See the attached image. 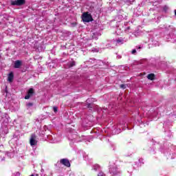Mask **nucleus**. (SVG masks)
I'll use <instances>...</instances> for the list:
<instances>
[{
  "instance_id": "obj_1",
  "label": "nucleus",
  "mask_w": 176,
  "mask_h": 176,
  "mask_svg": "<svg viewBox=\"0 0 176 176\" xmlns=\"http://www.w3.org/2000/svg\"><path fill=\"white\" fill-rule=\"evenodd\" d=\"M82 20L84 23H90V21H93L94 19L91 14L86 12L82 14Z\"/></svg>"
},
{
  "instance_id": "obj_2",
  "label": "nucleus",
  "mask_w": 176,
  "mask_h": 176,
  "mask_svg": "<svg viewBox=\"0 0 176 176\" xmlns=\"http://www.w3.org/2000/svg\"><path fill=\"white\" fill-rule=\"evenodd\" d=\"M37 136L35 133H32L30 138V144L31 146L38 145V140H36Z\"/></svg>"
},
{
  "instance_id": "obj_3",
  "label": "nucleus",
  "mask_w": 176,
  "mask_h": 176,
  "mask_svg": "<svg viewBox=\"0 0 176 176\" xmlns=\"http://www.w3.org/2000/svg\"><path fill=\"white\" fill-rule=\"evenodd\" d=\"M25 3V0H12L11 5L12 6H21Z\"/></svg>"
},
{
  "instance_id": "obj_4",
  "label": "nucleus",
  "mask_w": 176,
  "mask_h": 176,
  "mask_svg": "<svg viewBox=\"0 0 176 176\" xmlns=\"http://www.w3.org/2000/svg\"><path fill=\"white\" fill-rule=\"evenodd\" d=\"M35 94V91H34V88H30L28 91L27 95L25 96V100H30L32 96Z\"/></svg>"
},
{
  "instance_id": "obj_5",
  "label": "nucleus",
  "mask_w": 176,
  "mask_h": 176,
  "mask_svg": "<svg viewBox=\"0 0 176 176\" xmlns=\"http://www.w3.org/2000/svg\"><path fill=\"white\" fill-rule=\"evenodd\" d=\"M60 164H63V166H65V167H71V163L69 162V160L66 158H63L60 160Z\"/></svg>"
},
{
  "instance_id": "obj_6",
  "label": "nucleus",
  "mask_w": 176,
  "mask_h": 176,
  "mask_svg": "<svg viewBox=\"0 0 176 176\" xmlns=\"http://www.w3.org/2000/svg\"><path fill=\"white\" fill-rule=\"evenodd\" d=\"M90 100H92L91 98H89L87 100L86 102H87V108H89V109L90 111H92L94 107V104L93 103H89V102L90 101Z\"/></svg>"
},
{
  "instance_id": "obj_7",
  "label": "nucleus",
  "mask_w": 176,
  "mask_h": 176,
  "mask_svg": "<svg viewBox=\"0 0 176 176\" xmlns=\"http://www.w3.org/2000/svg\"><path fill=\"white\" fill-rule=\"evenodd\" d=\"M14 78V74H13V72H11L8 76V80L10 82H13V79Z\"/></svg>"
},
{
  "instance_id": "obj_8",
  "label": "nucleus",
  "mask_w": 176,
  "mask_h": 176,
  "mask_svg": "<svg viewBox=\"0 0 176 176\" xmlns=\"http://www.w3.org/2000/svg\"><path fill=\"white\" fill-rule=\"evenodd\" d=\"M156 78V76L155 75V74H149L147 76V79H148L149 80H155V78Z\"/></svg>"
},
{
  "instance_id": "obj_9",
  "label": "nucleus",
  "mask_w": 176,
  "mask_h": 176,
  "mask_svg": "<svg viewBox=\"0 0 176 176\" xmlns=\"http://www.w3.org/2000/svg\"><path fill=\"white\" fill-rule=\"evenodd\" d=\"M21 67V60H16L14 65V68H20Z\"/></svg>"
},
{
  "instance_id": "obj_10",
  "label": "nucleus",
  "mask_w": 176,
  "mask_h": 176,
  "mask_svg": "<svg viewBox=\"0 0 176 176\" xmlns=\"http://www.w3.org/2000/svg\"><path fill=\"white\" fill-rule=\"evenodd\" d=\"M120 89H122L123 90H124V89H126L127 87V85L126 84H122L120 85Z\"/></svg>"
},
{
  "instance_id": "obj_11",
  "label": "nucleus",
  "mask_w": 176,
  "mask_h": 176,
  "mask_svg": "<svg viewBox=\"0 0 176 176\" xmlns=\"http://www.w3.org/2000/svg\"><path fill=\"white\" fill-rule=\"evenodd\" d=\"M98 168H100V165L96 164V165L94 166V170L95 171H97V169H98Z\"/></svg>"
},
{
  "instance_id": "obj_12",
  "label": "nucleus",
  "mask_w": 176,
  "mask_h": 176,
  "mask_svg": "<svg viewBox=\"0 0 176 176\" xmlns=\"http://www.w3.org/2000/svg\"><path fill=\"white\" fill-rule=\"evenodd\" d=\"M72 67H75V61H72V62L69 64V68H72Z\"/></svg>"
},
{
  "instance_id": "obj_13",
  "label": "nucleus",
  "mask_w": 176,
  "mask_h": 176,
  "mask_svg": "<svg viewBox=\"0 0 176 176\" xmlns=\"http://www.w3.org/2000/svg\"><path fill=\"white\" fill-rule=\"evenodd\" d=\"M53 109H54V112H57V111H58V108L57 107H53Z\"/></svg>"
},
{
  "instance_id": "obj_14",
  "label": "nucleus",
  "mask_w": 176,
  "mask_h": 176,
  "mask_svg": "<svg viewBox=\"0 0 176 176\" xmlns=\"http://www.w3.org/2000/svg\"><path fill=\"white\" fill-rule=\"evenodd\" d=\"M26 105H27V107H32V105H34V103H32V102H29V103H28Z\"/></svg>"
},
{
  "instance_id": "obj_15",
  "label": "nucleus",
  "mask_w": 176,
  "mask_h": 176,
  "mask_svg": "<svg viewBox=\"0 0 176 176\" xmlns=\"http://www.w3.org/2000/svg\"><path fill=\"white\" fill-rule=\"evenodd\" d=\"M98 176H105V174H104L102 172H100L98 173Z\"/></svg>"
},
{
  "instance_id": "obj_16",
  "label": "nucleus",
  "mask_w": 176,
  "mask_h": 176,
  "mask_svg": "<svg viewBox=\"0 0 176 176\" xmlns=\"http://www.w3.org/2000/svg\"><path fill=\"white\" fill-rule=\"evenodd\" d=\"M135 53H137V50H133L131 52L132 54H135Z\"/></svg>"
},
{
  "instance_id": "obj_17",
  "label": "nucleus",
  "mask_w": 176,
  "mask_h": 176,
  "mask_svg": "<svg viewBox=\"0 0 176 176\" xmlns=\"http://www.w3.org/2000/svg\"><path fill=\"white\" fill-rule=\"evenodd\" d=\"M72 25H76V23H72Z\"/></svg>"
},
{
  "instance_id": "obj_18",
  "label": "nucleus",
  "mask_w": 176,
  "mask_h": 176,
  "mask_svg": "<svg viewBox=\"0 0 176 176\" xmlns=\"http://www.w3.org/2000/svg\"><path fill=\"white\" fill-rule=\"evenodd\" d=\"M110 171L112 173L113 170H112V168H110Z\"/></svg>"
},
{
  "instance_id": "obj_19",
  "label": "nucleus",
  "mask_w": 176,
  "mask_h": 176,
  "mask_svg": "<svg viewBox=\"0 0 176 176\" xmlns=\"http://www.w3.org/2000/svg\"><path fill=\"white\" fill-rule=\"evenodd\" d=\"M175 16H176V10H175Z\"/></svg>"
},
{
  "instance_id": "obj_20",
  "label": "nucleus",
  "mask_w": 176,
  "mask_h": 176,
  "mask_svg": "<svg viewBox=\"0 0 176 176\" xmlns=\"http://www.w3.org/2000/svg\"><path fill=\"white\" fill-rule=\"evenodd\" d=\"M127 30H130V27H128V28H127Z\"/></svg>"
},
{
  "instance_id": "obj_21",
  "label": "nucleus",
  "mask_w": 176,
  "mask_h": 176,
  "mask_svg": "<svg viewBox=\"0 0 176 176\" xmlns=\"http://www.w3.org/2000/svg\"><path fill=\"white\" fill-rule=\"evenodd\" d=\"M56 166H60V164H56Z\"/></svg>"
},
{
  "instance_id": "obj_22",
  "label": "nucleus",
  "mask_w": 176,
  "mask_h": 176,
  "mask_svg": "<svg viewBox=\"0 0 176 176\" xmlns=\"http://www.w3.org/2000/svg\"><path fill=\"white\" fill-rule=\"evenodd\" d=\"M30 176H34V175H31Z\"/></svg>"
}]
</instances>
